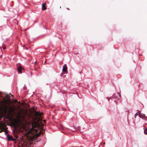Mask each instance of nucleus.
<instances>
[{"label": "nucleus", "mask_w": 147, "mask_h": 147, "mask_svg": "<svg viewBox=\"0 0 147 147\" xmlns=\"http://www.w3.org/2000/svg\"><path fill=\"white\" fill-rule=\"evenodd\" d=\"M55 36V37H57V36Z\"/></svg>", "instance_id": "nucleus-33"}, {"label": "nucleus", "mask_w": 147, "mask_h": 147, "mask_svg": "<svg viewBox=\"0 0 147 147\" xmlns=\"http://www.w3.org/2000/svg\"><path fill=\"white\" fill-rule=\"evenodd\" d=\"M8 113L7 116V118L8 120H9V110H8Z\"/></svg>", "instance_id": "nucleus-11"}, {"label": "nucleus", "mask_w": 147, "mask_h": 147, "mask_svg": "<svg viewBox=\"0 0 147 147\" xmlns=\"http://www.w3.org/2000/svg\"><path fill=\"white\" fill-rule=\"evenodd\" d=\"M2 53L1 51H0V58H1L2 57V54H1Z\"/></svg>", "instance_id": "nucleus-15"}, {"label": "nucleus", "mask_w": 147, "mask_h": 147, "mask_svg": "<svg viewBox=\"0 0 147 147\" xmlns=\"http://www.w3.org/2000/svg\"><path fill=\"white\" fill-rule=\"evenodd\" d=\"M7 125H9V123H8L7 124Z\"/></svg>", "instance_id": "nucleus-26"}, {"label": "nucleus", "mask_w": 147, "mask_h": 147, "mask_svg": "<svg viewBox=\"0 0 147 147\" xmlns=\"http://www.w3.org/2000/svg\"><path fill=\"white\" fill-rule=\"evenodd\" d=\"M105 144V143H103V144L104 145Z\"/></svg>", "instance_id": "nucleus-30"}, {"label": "nucleus", "mask_w": 147, "mask_h": 147, "mask_svg": "<svg viewBox=\"0 0 147 147\" xmlns=\"http://www.w3.org/2000/svg\"><path fill=\"white\" fill-rule=\"evenodd\" d=\"M139 116L140 118L144 120L145 119V117H146V116H145V115L143 113H142L140 115H139Z\"/></svg>", "instance_id": "nucleus-7"}, {"label": "nucleus", "mask_w": 147, "mask_h": 147, "mask_svg": "<svg viewBox=\"0 0 147 147\" xmlns=\"http://www.w3.org/2000/svg\"><path fill=\"white\" fill-rule=\"evenodd\" d=\"M60 76L61 77H62V76H63L62 74H61L60 75Z\"/></svg>", "instance_id": "nucleus-19"}, {"label": "nucleus", "mask_w": 147, "mask_h": 147, "mask_svg": "<svg viewBox=\"0 0 147 147\" xmlns=\"http://www.w3.org/2000/svg\"><path fill=\"white\" fill-rule=\"evenodd\" d=\"M67 67L66 64H65L63 66L62 69V71L64 74H67Z\"/></svg>", "instance_id": "nucleus-4"}, {"label": "nucleus", "mask_w": 147, "mask_h": 147, "mask_svg": "<svg viewBox=\"0 0 147 147\" xmlns=\"http://www.w3.org/2000/svg\"><path fill=\"white\" fill-rule=\"evenodd\" d=\"M23 89L25 90L26 89V86L25 84L24 85V86L23 87Z\"/></svg>", "instance_id": "nucleus-16"}, {"label": "nucleus", "mask_w": 147, "mask_h": 147, "mask_svg": "<svg viewBox=\"0 0 147 147\" xmlns=\"http://www.w3.org/2000/svg\"><path fill=\"white\" fill-rule=\"evenodd\" d=\"M36 63V61H35V63Z\"/></svg>", "instance_id": "nucleus-29"}, {"label": "nucleus", "mask_w": 147, "mask_h": 147, "mask_svg": "<svg viewBox=\"0 0 147 147\" xmlns=\"http://www.w3.org/2000/svg\"><path fill=\"white\" fill-rule=\"evenodd\" d=\"M26 50H27L28 49L27 48V47H26Z\"/></svg>", "instance_id": "nucleus-28"}, {"label": "nucleus", "mask_w": 147, "mask_h": 147, "mask_svg": "<svg viewBox=\"0 0 147 147\" xmlns=\"http://www.w3.org/2000/svg\"><path fill=\"white\" fill-rule=\"evenodd\" d=\"M22 68L21 67H18L17 68V71L18 74H21L22 73Z\"/></svg>", "instance_id": "nucleus-6"}, {"label": "nucleus", "mask_w": 147, "mask_h": 147, "mask_svg": "<svg viewBox=\"0 0 147 147\" xmlns=\"http://www.w3.org/2000/svg\"><path fill=\"white\" fill-rule=\"evenodd\" d=\"M7 102L8 103L9 102V98H8V99L7 100Z\"/></svg>", "instance_id": "nucleus-17"}, {"label": "nucleus", "mask_w": 147, "mask_h": 147, "mask_svg": "<svg viewBox=\"0 0 147 147\" xmlns=\"http://www.w3.org/2000/svg\"><path fill=\"white\" fill-rule=\"evenodd\" d=\"M78 97H79V98H80V97H79V96H78Z\"/></svg>", "instance_id": "nucleus-31"}, {"label": "nucleus", "mask_w": 147, "mask_h": 147, "mask_svg": "<svg viewBox=\"0 0 147 147\" xmlns=\"http://www.w3.org/2000/svg\"><path fill=\"white\" fill-rule=\"evenodd\" d=\"M57 37H58V38H59L60 39L61 38V37H59V36H58Z\"/></svg>", "instance_id": "nucleus-21"}, {"label": "nucleus", "mask_w": 147, "mask_h": 147, "mask_svg": "<svg viewBox=\"0 0 147 147\" xmlns=\"http://www.w3.org/2000/svg\"><path fill=\"white\" fill-rule=\"evenodd\" d=\"M46 62V61H45V62H44V63L43 64H45Z\"/></svg>", "instance_id": "nucleus-20"}, {"label": "nucleus", "mask_w": 147, "mask_h": 147, "mask_svg": "<svg viewBox=\"0 0 147 147\" xmlns=\"http://www.w3.org/2000/svg\"><path fill=\"white\" fill-rule=\"evenodd\" d=\"M2 131L1 130L0 131V133Z\"/></svg>", "instance_id": "nucleus-27"}, {"label": "nucleus", "mask_w": 147, "mask_h": 147, "mask_svg": "<svg viewBox=\"0 0 147 147\" xmlns=\"http://www.w3.org/2000/svg\"><path fill=\"white\" fill-rule=\"evenodd\" d=\"M5 49V47H4V48H3V49Z\"/></svg>", "instance_id": "nucleus-22"}, {"label": "nucleus", "mask_w": 147, "mask_h": 147, "mask_svg": "<svg viewBox=\"0 0 147 147\" xmlns=\"http://www.w3.org/2000/svg\"><path fill=\"white\" fill-rule=\"evenodd\" d=\"M66 9L68 10H69V9L68 8H67Z\"/></svg>", "instance_id": "nucleus-24"}, {"label": "nucleus", "mask_w": 147, "mask_h": 147, "mask_svg": "<svg viewBox=\"0 0 147 147\" xmlns=\"http://www.w3.org/2000/svg\"><path fill=\"white\" fill-rule=\"evenodd\" d=\"M5 126V125L3 121H0V130L4 129Z\"/></svg>", "instance_id": "nucleus-5"}, {"label": "nucleus", "mask_w": 147, "mask_h": 147, "mask_svg": "<svg viewBox=\"0 0 147 147\" xmlns=\"http://www.w3.org/2000/svg\"><path fill=\"white\" fill-rule=\"evenodd\" d=\"M82 73V71H80V74H81Z\"/></svg>", "instance_id": "nucleus-23"}, {"label": "nucleus", "mask_w": 147, "mask_h": 147, "mask_svg": "<svg viewBox=\"0 0 147 147\" xmlns=\"http://www.w3.org/2000/svg\"><path fill=\"white\" fill-rule=\"evenodd\" d=\"M74 129H76L78 130H80V126H78L77 127H75L74 126Z\"/></svg>", "instance_id": "nucleus-10"}, {"label": "nucleus", "mask_w": 147, "mask_h": 147, "mask_svg": "<svg viewBox=\"0 0 147 147\" xmlns=\"http://www.w3.org/2000/svg\"><path fill=\"white\" fill-rule=\"evenodd\" d=\"M73 131H75V130H73Z\"/></svg>", "instance_id": "nucleus-32"}, {"label": "nucleus", "mask_w": 147, "mask_h": 147, "mask_svg": "<svg viewBox=\"0 0 147 147\" xmlns=\"http://www.w3.org/2000/svg\"><path fill=\"white\" fill-rule=\"evenodd\" d=\"M145 117V120H146V121H147V117Z\"/></svg>", "instance_id": "nucleus-18"}, {"label": "nucleus", "mask_w": 147, "mask_h": 147, "mask_svg": "<svg viewBox=\"0 0 147 147\" xmlns=\"http://www.w3.org/2000/svg\"><path fill=\"white\" fill-rule=\"evenodd\" d=\"M10 98H13V95L10 93ZM11 101L10 100V126H11Z\"/></svg>", "instance_id": "nucleus-3"}, {"label": "nucleus", "mask_w": 147, "mask_h": 147, "mask_svg": "<svg viewBox=\"0 0 147 147\" xmlns=\"http://www.w3.org/2000/svg\"><path fill=\"white\" fill-rule=\"evenodd\" d=\"M121 98V95L118 92L117 93H114L112 96L110 97H107L106 98L109 101L111 99L112 100H113L116 104H117L118 102H117V101L119 100V102H120L121 100L119 98Z\"/></svg>", "instance_id": "nucleus-1"}, {"label": "nucleus", "mask_w": 147, "mask_h": 147, "mask_svg": "<svg viewBox=\"0 0 147 147\" xmlns=\"http://www.w3.org/2000/svg\"><path fill=\"white\" fill-rule=\"evenodd\" d=\"M29 131L31 133H33L34 134L37 133V129L34 128V126L31 125L29 128Z\"/></svg>", "instance_id": "nucleus-2"}, {"label": "nucleus", "mask_w": 147, "mask_h": 147, "mask_svg": "<svg viewBox=\"0 0 147 147\" xmlns=\"http://www.w3.org/2000/svg\"><path fill=\"white\" fill-rule=\"evenodd\" d=\"M9 138H10V140H13L12 139L13 138L10 135Z\"/></svg>", "instance_id": "nucleus-14"}, {"label": "nucleus", "mask_w": 147, "mask_h": 147, "mask_svg": "<svg viewBox=\"0 0 147 147\" xmlns=\"http://www.w3.org/2000/svg\"><path fill=\"white\" fill-rule=\"evenodd\" d=\"M10 13H12V12L11 11H10Z\"/></svg>", "instance_id": "nucleus-25"}, {"label": "nucleus", "mask_w": 147, "mask_h": 147, "mask_svg": "<svg viewBox=\"0 0 147 147\" xmlns=\"http://www.w3.org/2000/svg\"><path fill=\"white\" fill-rule=\"evenodd\" d=\"M47 9V7L45 6V3H43L42 4V10H45Z\"/></svg>", "instance_id": "nucleus-9"}, {"label": "nucleus", "mask_w": 147, "mask_h": 147, "mask_svg": "<svg viewBox=\"0 0 147 147\" xmlns=\"http://www.w3.org/2000/svg\"><path fill=\"white\" fill-rule=\"evenodd\" d=\"M144 133L145 134L147 135V127L144 130Z\"/></svg>", "instance_id": "nucleus-12"}, {"label": "nucleus", "mask_w": 147, "mask_h": 147, "mask_svg": "<svg viewBox=\"0 0 147 147\" xmlns=\"http://www.w3.org/2000/svg\"><path fill=\"white\" fill-rule=\"evenodd\" d=\"M8 131L7 130L5 131V134L7 135V140L9 141V134H8Z\"/></svg>", "instance_id": "nucleus-8"}, {"label": "nucleus", "mask_w": 147, "mask_h": 147, "mask_svg": "<svg viewBox=\"0 0 147 147\" xmlns=\"http://www.w3.org/2000/svg\"><path fill=\"white\" fill-rule=\"evenodd\" d=\"M138 112L137 113H136L135 114V116H134V117L135 118L136 117V116H137L138 115V113L139 112H140V111L139 110H138Z\"/></svg>", "instance_id": "nucleus-13"}]
</instances>
